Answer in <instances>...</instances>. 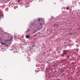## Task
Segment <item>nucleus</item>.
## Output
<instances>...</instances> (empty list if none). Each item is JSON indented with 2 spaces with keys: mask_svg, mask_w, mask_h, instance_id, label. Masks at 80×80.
Here are the masks:
<instances>
[{
  "mask_svg": "<svg viewBox=\"0 0 80 80\" xmlns=\"http://www.w3.org/2000/svg\"><path fill=\"white\" fill-rule=\"evenodd\" d=\"M12 38H13L12 37L9 38V40H8L4 38L3 40L1 42V43L3 45H11L12 42H9V41L12 42Z\"/></svg>",
  "mask_w": 80,
  "mask_h": 80,
  "instance_id": "nucleus-1",
  "label": "nucleus"
},
{
  "mask_svg": "<svg viewBox=\"0 0 80 80\" xmlns=\"http://www.w3.org/2000/svg\"><path fill=\"white\" fill-rule=\"evenodd\" d=\"M40 22L38 24H37L36 26V29H38V30H41L42 28V25H44V23H45V21H44V19L42 18H39L38 19V22H40Z\"/></svg>",
  "mask_w": 80,
  "mask_h": 80,
  "instance_id": "nucleus-2",
  "label": "nucleus"
},
{
  "mask_svg": "<svg viewBox=\"0 0 80 80\" xmlns=\"http://www.w3.org/2000/svg\"><path fill=\"white\" fill-rule=\"evenodd\" d=\"M66 55H67V52H66V50H64V52L63 53L62 56H63L64 57H66Z\"/></svg>",
  "mask_w": 80,
  "mask_h": 80,
  "instance_id": "nucleus-3",
  "label": "nucleus"
},
{
  "mask_svg": "<svg viewBox=\"0 0 80 80\" xmlns=\"http://www.w3.org/2000/svg\"><path fill=\"white\" fill-rule=\"evenodd\" d=\"M37 32V31L35 29H34V31H33V33H36Z\"/></svg>",
  "mask_w": 80,
  "mask_h": 80,
  "instance_id": "nucleus-4",
  "label": "nucleus"
},
{
  "mask_svg": "<svg viewBox=\"0 0 80 80\" xmlns=\"http://www.w3.org/2000/svg\"><path fill=\"white\" fill-rule=\"evenodd\" d=\"M30 37V36L29 35H27L26 36V38H28Z\"/></svg>",
  "mask_w": 80,
  "mask_h": 80,
  "instance_id": "nucleus-5",
  "label": "nucleus"
},
{
  "mask_svg": "<svg viewBox=\"0 0 80 80\" xmlns=\"http://www.w3.org/2000/svg\"><path fill=\"white\" fill-rule=\"evenodd\" d=\"M66 9L67 10H69V8L68 7H67Z\"/></svg>",
  "mask_w": 80,
  "mask_h": 80,
  "instance_id": "nucleus-6",
  "label": "nucleus"
},
{
  "mask_svg": "<svg viewBox=\"0 0 80 80\" xmlns=\"http://www.w3.org/2000/svg\"><path fill=\"white\" fill-rule=\"evenodd\" d=\"M34 47V45H32V47Z\"/></svg>",
  "mask_w": 80,
  "mask_h": 80,
  "instance_id": "nucleus-7",
  "label": "nucleus"
},
{
  "mask_svg": "<svg viewBox=\"0 0 80 80\" xmlns=\"http://www.w3.org/2000/svg\"><path fill=\"white\" fill-rule=\"evenodd\" d=\"M33 24H31V26H32V25H33Z\"/></svg>",
  "mask_w": 80,
  "mask_h": 80,
  "instance_id": "nucleus-8",
  "label": "nucleus"
},
{
  "mask_svg": "<svg viewBox=\"0 0 80 80\" xmlns=\"http://www.w3.org/2000/svg\"><path fill=\"white\" fill-rule=\"evenodd\" d=\"M9 1V0H8V1L7 2H8Z\"/></svg>",
  "mask_w": 80,
  "mask_h": 80,
  "instance_id": "nucleus-9",
  "label": "nucleus"
},
{
  "mask_svg": "<svg viewBox=\"0 0 80 80\" xmlns=\"http://www.w3.org/2000/svg\"><path fill=\"white\" fill-rule=\"evenodd\" d=\"M1 40H2V38H1Z\"/></svg>",
  "mask_w": 80,
  "mask_h": 80,
  "instance_id": "nucleus-10",
  "label": "nucleus"
},
{
  "mask_svg": "<svg viewBox=\"0 0 80 80\" xmlns=\"http://www.w3.org/2000/svg\"><path fill=\"white\" fill-rule=\"evenodd\" d=\"M18 2H20V1H18Z\"/></svg>",
  "mask_w": 80,
  "mask_h": 80,
  "instance_id": "nucleus-11",
  "label": "nucleus"
},
{
  "mask_svg": "<svg viewBox=\"0 0 80 80\" xmlns=\"http://www.w3.org/2000/svg\"><path fill=\"white\" fill-rule=\"evenodd\" d=\"M55 25H56L55 24V25H54V26H55Z\"/></svg>",
  "mask_w": 80,
  "mask_h": 80,
  "instance_id": "nucleus-12",
  "label": "nucleus"
},
{
  "mask_svg": "<svg viewBox=\"0 0 80 80\" xmlns=\"http://www.w3.org/2000/svg\"><path fill=\"white\" fill-rule=\"evenodd\" d=\"M31 49H32V48H31Z\"/></svg>",
  "mask_w": 80,
  "mask_h": 80,
  "instance_id": "nucleus-13",
  "label": "nucleus"
}]
</instances>
